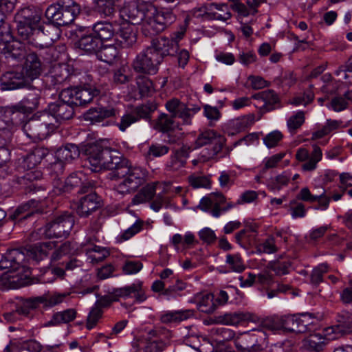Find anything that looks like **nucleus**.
I'll return each instance as SVG.
<instances>
[{"instance_id": "obj_1", "label": "nucleus", "mask_w": 352, "mask_h": 352, "mask_svg": "<svg viewBox=\"0 0 352 352\" xmlns=\"http://www.w3.org/2000/svg\"><path fill=\"white\" fill-rule=\"evenodd\" d=\"M85 152L93 172H100L102 169L114 170L116 176L125 178L126 182L136 190L146 182L147 170L133 165L116 149L97 142L87 145Z\"/></svg>"}, {"instance_id": "obj_2", "label": "nucleus", "mask_w": 352, "mask_h": 352, "mask_svg": "<svg viewBox=\"0 0 352 352\" xmlns=\"http://www.w3.org/2000/svg\"><path fill=\"white\" fill-rule=\"evenodd\" d=\"M121 12L122 16L131 24L138 25L144 21L142 32L146 36L162 32L176 20L171 10H158L151 3L133 1L125 6Z\"/></svg>"}, {"instance_id": "obj_3", "label": "nucleus", "mask_w": 352, "mask_h": 352, "mask_svg": "<svg viewBox=\"0 0 352 352\" xmlns=\"http://www.w3.org/2000/svg\"><path fill=\"white\" fill-rule=\"evenodd\" d=\"M55 247L56 243L53 241L38 243L29 250L11 249L1 255L0 270L9 269L10 270L0 275V289H12L10 273L25 267L26 256L37 264L47 257L50 252L54 250Z\"/></svg>"}, {"instance_id": "obj_4", "label": "nucleus", "mask_w": 352, "mask_h": 352, "mask_svg": "<svg viewBox=\"0 0 352 352\" xmlns=\"http://www.w3.org/2000/svg\"><path fill=\"white\" fill-rule=\"evenodd\" d=\"M58 37V28L52 23H48L45 25H38L30 32L28 38H23L22 40L35 47L46 49L47 55L52 56V57H46V59L52 60L54 58L53 54L56 52L52 44Z\"/></svg>"}, {"instance_id": "obj_5", "label": "nucleus", "mask_w": 352, "mask_h": 352, "mask_svg": "<svg viewBox=\"0 0 352 352\" xmlns=\"http://www.w3.org/2000/svg\"><path fill=\"white\" fill-rule=\"evenodd\" d=\"M80 12V6L74 0H58L46 9L45 15L56 26L71 24Z\"/></svg>"}, {"instance_id": "obj_6", "label": "nucleus", "mask_w": 352, "mask_h": 352, "mask_svg": "<svg viewBox=\"0 0 352 352\" xmlns=\"http://www.w3.org/2000/svg\"><path fill=\"white\" fill-rule=\"evenodd\" d=\"M234 344L240 352H260L267 348L268 338L263 329H252L235 338Z\"/></svg>"}, {"instance_id": "obj_7", "label": "nucleus", "mask_w": 352, "mask_h": 352, "mask_svg": "<svg viewBox=\"0 0 352 352\" xmlns=\"http://www.w3.org/2000/svg\"><path fill=\"white\" fill-rule=\"evenodd\" d=\"M54 128L52 118L47 111L38 112L23 125V130L31 139L45 138Z\"/></svg>"}, {"instance_id": "obj_8", "label": "nucleus", "mask_w": 352, "mask_h": 352, "mask_svg": "<svg viewBox=\"0 0 352 352\" xmlns=\"http://www.w3.org/2000/svg\"><path fill=\"white\" fill-rule=\"evenodd\" d=\"M42 11L33 6L21 8L14 16L18 34L21 39L28 38L30 32L38 25Z\"/></svg>"}, {"instance_id": "obj_9", "label": "nucleus", "mask_w": 352, "mask_h": 352, "mask_svg": "<svg viewBox=\"0 0 352 352\" xmlns=\"http://www.w3.org/2000/svg\"><path fill=\"white\" fill-rule=\"evenodd\" d=\"M74 223V217L71 213L65 212L54 217L39 230L48 239L67 238L69 236Z\"/></svg>"}, {"instance_id": "obj_10", "label": "nucleus", "mask_w": 352, "mask_h": 352, "mask_svg": "<svg viewBox=\"0 0 352 352\" xmlns=\"http://www.w3.org/2000/svg\"><path fill=\"white\" fill-rule=\"evenodd\" d=\"M63 89L59 95L58 99L48 104L47 111L52 118V120L54 119L56 122L62 124L63 122L72 119L74 116L75 106L72 103L69 96Z\"/></svg>"}, {"instance_id": "obj_11", "label": "nucleus", "mask_w": 352, "mask_h": 352, "mask_svg": "<svg viewBox=\"0 0 352 352\" xmlns=\"http://www.w3.org/2000/svg\"><path fill=\"white\" fill-rule=\"evenodd\" d=\"M41 161L32 151L28 154L23 160V166L29 170L23 176L18 177L16 182L20 185L24 186L25 190L28 192H36L40 189V187L34 182L41 179L43 174L41 170L31 169L39 164Z\"/></svg>"}, {"instance_id": "obj_12", "label": "nucleus", "mask_w": 352, "mask_h": 352, "mask_svg": "<svg viewBox=\"0 0 352 352\" xmlns=\"http://www.w3.org/2000/svg\"><path fill=\"white\" fill-rule=\"evenodd\" d=\"M162 63L146 48L138 54L131 63L135 73L144 75H155Z\"/></svg>"}, {"instance_id": "obj_13", "label": "nucleus", "mask_w": 352, "mask_h": 352, "mask_svg": "<svg viewBox=\"0 0 352 352\" xmlns=\"http://www.w3.org/2000/svg\"><path fill=\"white\" fill-rule=\"evenodd\" d=\"M312 318L311 314L303 313L282 316L279 320L280 327L289 332L303 333L311 331L310 324Z\"/></svg>"}, {"instance_id": "obj_14", "label": "nucleus", "mask_w": 352, "mask_h": 352, "mask_svg": "<svg viewBox=\"0 0 352 352\" xmlns=\"http://www.w3.org/2000/svg\"><path fill=\"white\" fill-rule=\"evenodd\" d=\"M146 48L162 63L166 56H174L177 53L179 45L173 39L161 36L153 39L151 45Z\"/></svg>"}, {"instance_id": "obj_15", "label": "nucleus", "mask_w": 352, "mask_h": 352, "mask_svg": "<svg viewBox=\"0 0 352 352\" xmlns=\"http://www.w3.org/2000/svg\"><path fill=\"white\" fill-rule=\"evenodd\" d=\"M51 85L56 87L59 85H77L78 75L69 65H57L54 66L50 76Z\"/></svg>"}, {"instance_id": "obj_16", "label": "nucleus", "mask_w": 352, "mask_h": 352, "mask_svg": "<svg viewBox=\"0 0 352 352\" xmlns=\"http://www.w3.org/2000/svg\"><path fill=\"white\" fill-rule=\"evenodd\" d=\"M63 89L65 92H69V94H72L69 98L75 107L86 105L91 102L94 97L100 94L99 89L91 85L86 87H78L75 85L73 87H68Z\"/></svg>"}, {"instance_id": "obj_17", "label": "nucleus", "mask_w": 352, "mask_h": 352, "mask_svg": "<svg viewBox=\"0 0 352 352\" xmlns=\"http://www.w3.org/2000/svg\"><path fill=\"white\" fill-rule=\"evenodd\" d=\"M298 199L309 203L317 201L318 204L313 206L316 210H326L329 206L331 197L326 195V190L321 187V191L318 194H312L307 187L302 188L296 195Z\"/></svg>"}, {"instance_id": "obj_18", "label": "nucleus", "mask_w": 352, "mask_h": 352, "mask_svg": "<svg viewBox=\"0 0 352 352\" xmlns=\"http://www.w3.org/2000/svg\"><path fill=\"white\" fill-rule=\"evenodd\" d=\"M102 206V199L96 192L82 197L76 204V212L80 217L86 218Z\"/></svg>"}, {"instance_id": "obj_19", "label": "nucleus", "mask_w": 352, "mask_h": 352, "mask_svg": "<svg viewBox=\"0 0 352 352\" xmlns=\"http://www.w3.org/2000/svg\"><path fill=\"white\" fill-rule=\"evenodd\" d=\"M118 0H92L91 6L85 7L82 12L87 16L100 15L101 17L112 16L116 12Z\"/></svg>"}, {"instance_id": "obj_20", "label": "nucleus", "mask_w": 352, "mask_h": 352, "mask_svg": "<svg viewBox=\"0 0 352 352\" xmlns=\"http://www.w3.org/2000/svg\"><path fill=\"white\" fill-rule=\"evenodd\" d=\"M322 153L320 148L314 145L310 154L307 149L300 148L296 153L298 161L305 162L301 166L305 171H313L317 168V164L322 160Z\"/></svg>"}, {"instance_id": "obj_21", "label": "nucleus", "mask_w": 352, "mask_h": 352, "mask_svg": "<svg viewBox=\"0 0 352 352\" xmlns=\"http://www.w3.org/2000/svg\"><path fill=\"white\" fill-rule=\"evenodd\" d=\"M30 85L28 79L21 72H8L0 79V87L2 91H12L22 89Z\"/></svg>"}, {"instance_id": "obj_22", "label": "nucleus", "mask_w": 352, "mask_h": 352, "mask_svg": "<svg viewBox=\"0 0 352 352\" xmlns=\"http://www.w3.org/2000/svg\"><path fill=\"white\" fill-rule=\"evenodd\" d=\"M39 204L40 200L31 199L20 204L15 209L10 217L18 223H21L29 219H33L36 214L41 212L38 209Z\"/></svg>"}, {"instance_id": "obj_23", "label": "nucleus", "mask_w": 352, "mask_h": 352, "mask_svg": "<svg viewBox=\"0 0 352 352\" xmlns=\"http://www.w3.org/2000/svg\"><path fill=\"white\" fill-rule=\"evenodd\" d=\"M257 101L256 107L265 111H270L280 107V99L272 89L256 93L252 96Z\"/></svg>"}, {"instance_id": "obj_24", "label": "nucleus", "mask_w": 352, "mask_h": 352, "mask_svg": "<svg viewBox=\"0 0 352 352\" xmlns=\"http://www.w3.org/2000/svg\"><path fill=\"white\" fill-rule=\"evenodd\" d=\"M102 42L91 31L79 36L75 43V46L85 53L91 55H97L102 47Z\"/></svg>"}, {"instance_id": "obj_25", "label": "nucleus", "mask_w": 352, "mask_h": 352, "mask_svg": "<svg viewBox=\"0 0 352 352\" xmlns=\"http://www.w3.org/2000/svg\"><path fill=\"white\" fill-rule=\"evenodd\" d=\"M112 292L116 301H118L120 298L127 299L134 297L137 302H143L146 299L140 282L133 283L131 285L123 287L115 288L113 289Z\"/></svg>"}, {"instance_id": "obj_26", "label": "nucleus", "mask_w": 352, "mask_h": 352, "mask_svg": "<svg viewBox=\"0 0 352 352\" xmlns=\"http://www.w3.org/2000/svg\"><path fill=\"white\" fill-rule=\"evenodd\" d=\"M5 121L21 126L28 120V115L16 103L2 108Z\"/></svg>"}, {"instance_id": "obj_27", "label": "nucleus", "mask_w": 352, "mask_h": 352, "mask_svg": "<svg viewBox=\"0 0 352 352\" xmlns=\"http://www.w3.org/2000/svg\"><path fill=\"white\" fill-rule=\"evenodd\" d=\"M118 113V109L108 107H92L84 113V118L92 124L99 123L104 119L116 116Z\"/></svg>"}, {"instance_id": "obj_28", "label": "nucleus", "mask_w": 352, "mask_h": 352, "mask_svg": "<svg viewBox=\"0 0 352 352\" xmlns=\"http://www.w3.org/2000/svg\"><path fill=\"white\" fill-rule=\"evenodd\" d=\"M2 51L0 52V61L4 57L8 61L10 60L21 61L27 56V52L23 43L21 41H12L8 45L1 47Z\"/></svg>"}, {"instance_id": "obj_29", "label": "nucleus", "mask_w": 352, "mask_h": 352, "mask_svg": "<svg viewBox=\"0 0 352 352\" xmlns=\"http://www.w3.org/2000/svg\"><path fill=\"white\" fill-rule=\"evenodd\" d=\"M42 72L41 63L35 53H30L25 57V65L21 72L28 79V82L38 78Z\"/></svg>"}, {"instance_id": "obj_30", "label": "nucleus", "mask_w": 352, "mask_h": 352, "mask_svg": "<svg viewBox=\"0 0 352 352\" xmlns=\"http://www.w3.org/2000/svg\"><path fill=\"white\" fill-rule=\"evenodd\" d=\"M137 42V35L131 27L117 28L115 43L120 48H131Z\"/></svg>"}, {"instance_id": "obj_31", "label": "nucleus", "mask_w": 352, "mask_h": 352, "mask_svg": "<svg viewBox=\"0 0 352 352\" xmlns=\"http://www.w3.org/2000/svg\"><path fill=\"white\" fill-rule=\"evenodd\" d=\"M118 25L107 21H98L93 25L91 31L103 43L115 37Z\"/></svg>"}, {"instance_id": "obj_32", "label": "nucleus", "mask_w": 352, "mask_h": 352, "mask_svg": "<svg viewBox=\"0 0 352 352\" xmlns=\"http://www.w3.org/2000/svg\"><path fill=\"white\" fill-rule=\"evenodd\" d=\"M205 15L209 19L226 21L231 17L228 6L223 3H210L205 6Z\"/></svg>"}, {"instance_id": "obj_33", "label": "nucleus", "mask_w": 352, "mask_h": 352, "mask_svg": "<svg viewBox=\"0 0 352 352\" xmlns=\"http://www.w3.org/2000/svg\"><path fill=\"white\" fill-rule=\"evenodd\" d=\"M85 176L82 173H72L64 182L55 183L54 187L58 189L59 193L70 192L76 188H78L82 184V179Z\"/></svg>"}, {"instance_id": "obj_34", "label": "nucleus", "mask_w": 352, "mask_h": 352, "mask_svg": "<svg viewBox=\"0 0 352 352\" xmlns=\"http://www.w3.org/2000/svg\"><path fill=\"white\" fill-rule=\"evenodd\" d=\"M194 316L192 309H182L177 311H168L160 315V320L162 323L169 324L179 323Z\"/></svg>"}, {"instance_id": "obj_35", "label": "nucleus", "mask_w": 352, "mask_h": 352, "mask_svg": "<svg viewBox=\"0 0 352 352\" xmlns=\"http://www.w3.org/2000/svg\"><path fill=\"white\" fill-rule=\"evenodd\" d=\"M76 315V310L72 308L54 313L51 319L45 324V326H59L67 324L74 320Z\"/></svg>"}, {"instance_id": "obj_36", "label": "nucleus", "mask_w": 352, "mask_h": 352, "mask_svg": "<svg viewBox=\"0 0 352 352\" xmlns=\"http://www.w3.org/2000/svg\"><path fill=\"white\" fill-rule=\"evenodd\" d=\"M41 96L38 92H31L16 102V104L30 116L38 108Z\"/></svg>"}, {"instance_id": "obj_37", "label": "nucleus", "mask_w": 352, "mask_h": 352, "mask_svg": "<svg viewBox=\"0 0 352 352\" xmlns=\"http://www.w3.org/2000/svg\"><path fill=\"white\" fill-rule=\"evenodd\" d=\"M333 332L341 335L352 332V314L342 311L337 316V324L332 327Z\"/></svg>"}, {"instance_id": "obj_38", "label": "nucleus", "mask_w": 352, "mask_h": 352, "mask_svg": "<svg viewBox=\"0 0 352 352\" xmlns=\"http://www.w3.org/2000/svg\"><path fill=\"white\" fill-rule=\"evenodd\" d=\"M80 151L78 147L74 144H67L58 148L55 153V158L65 163L70 162L78 157Z\"/></svg>"}, {"instance_id": "obj_39", "label": "nucleus", "mask_w": 352, "mask_h": 352, "mask_svg": "<svg viewBox=\"0 0 352 352\" xmlns=\"http://www.w3.org/2000/svg\"><path fill=\"white\" fill-rule=\"evenodd\" d=\"M157 182L147 184L132 199L131 204L138 205L151 201L156 193Z\"/></svg>"}, {"instance_id": "obj_40", "label": "nucleus", "mask_w": 352, "mask_h": 352, "mask_svg": "<svg viewBox=\"0 0 352 352\" xmlns=\"http://www.w3.org/2000/svg\"><path fill=\"white\" fill-rule=\"evenodd\" d=\"M118 47V46L116 45V43L113 45H104L102 44L101 50L98 51L96 56L101 61L109 65H112L116 59L119 56L120 53Z\"/></svg>"}, {"instance_id": "obj_41", "label": "nucleus", "mask_w": 352, "mask_h": 352, "mask_svg": "<svg viewBox=\"0 0 352 352\" xmlns=\"http://www.w3.org/2000/svg\"><path fill=\"white\" fill-rule=\"evenodd\" d=\"M245 320V316L241 312L225 313L214 316L213 322L217 324L236 325Z\"/></svg>"}, {"instance_id": "obj_42", "label": "nucleus", "mask_w": 352, "mask_h": 352, "mask_svg": "<svg viewBox=\"0 0 352 352\" xmlns=\"http://www.w3.org/2000/svg\"><path fill=\"white\" fill-rule=\"evenodd\" d=\"M201 110V107L194 104H186L184 103L179 108L177 114H174L175 118L182 119L184 124L190 125L192 124V118Z\"/></svg>"}, {"instance_id": "obj_43", "label": "nucleus", "mask_w": 352, "mask_h": 352, "mask_svg": "<svg viewBox=\"0 0 352 352\" xmlns=\"http://www.w3.org/2000/svg\"><path fill=\"white\" fill-rule=\"evenodd\" d=\"M329 267L327 263H320L314 267L309 275L307 283L314 287H317L324 282V276L328 272Z\"/></svg>"}, {"instance_id": "obj_44", "label": "nucleus", "mask_w": 352, "mask_h": 352, "mask_svg": "<svg viewBox=\"0 0 352 352\" xmlns=\"http://www.w3.org/2000/svg\"><path fill=\"white\" fill-rule=\"evenodd\" d=\"M157 104L154 102H148L146 104L136 106L132 112L138 121L140 119L150 121L151 114L156 110Z\"/></svg>"}, {"instance_id": "obj_45", "label": "nucleus", "mask_w": 352, "mask_h": 352, "mask_svg": "<svg viewBox=\"0 0 352 352\" xmlns=\"http://www.w3.org/2000/svg\"><path fill=\"white\" fill-rule=\"evenodd\" d=\"M342 125V120L327 119L325 124L312 133L311 139L316 140L329 135L332 131L340 129Z\"/></svg>"}, {"instance_id": "obj_46", "label": "nucleus", "mask_w": 352, "mask_h": 352, "mask_svg": "<svg viewBox=\"0 0 352 352\" xmlns=\"http://www.w3.org/2000/svg\"><path fill=\"white\" fill-rule=\"evenodd\" d=\"M226 142V138L221 135H217L212 141V144L202 151L203 153H204L203 155L208 159L217 157L223 147L225 146Z\"/></svg>"}, {"instance_id": "obj_47", "label": "nucleus", "mask_w": 352, "mask_h": 352, "mask_svg": "<svg viewBox=\"0 0 352 352\" xmlns=\"http://www.w3.org/2000/svg\"><path fill=\"white\" fill-rule=\"evenodd\" d=\"M326 338L319 333L311 334L305 340V346L311 351L320 352L326 345Z\"/></svg>"}, {"instance_id": "obj_48", "label": "nucleus", "mask_w": 352, "mask_h": 352, "mask_svg": "<svg viewBox=\"0 0 352 352\" xmlns=\"http://www.w3.org/2000/svg\"><path fill=\"white\" fill-rule=\"evenodd\" d=\"M41 302L42 300L40 298L26 299L16 307L15 313L19 315L28 316L31 311L36 309Z\"/></svg>"}, {"instance_id": "obj_49", "label": "nucleus", "mask_w": 352, "mask_h": 352, "mask_svg": "<svg viewBox=\"0 0 352 352\" xmlns=\"http://www.w3.org/2000/svg\"><path fill=\"white\" fill-rule=\"evenodd\" d=\"M174 118L173 116L164 113H160L156 121V129L163 133L173 131L175 127Z\"/></svg>"}, {"instance_id": "obj_50", "label": "nucleus", "mask_w": 352, "mask_h": 352, "mask_svg": "<svg viewBox=\"0 0 352 352\" xmlns=\"http://www.w3.org/2000/svg\"><path fill=\"white\" fill-rule=\"evenodd\" d=\"M197 305L198 309L201 312L206 314L212 313L217 308V304L214 302V296L212 294H207L202 296L198 300Z\"/></svg>"}, {"instance_id": "obj_51", "label": "nucleus", "mask_w": 352, "mask_h": 352, "mask_svg": "<svg viewBox=\"0 0 352 352\" xmlns=\"http://www.w3.org/2000/svg\"><path fill=\"white\" fill-rule=\"evenodd\" d=\"M253 122V116H243L231 120L229 123V126L234 131V132L231 133V135H234V133H239L245 130Z\"/></svg>"}, {"instance_id": "obj_52", "label": "nucleus", "mask_w": 352, "mask_h": 352, "mask_svg": "<svg viewBox=\"0 0 352 352\" xmlns=\"http://www.w3.org/2000/svg\"><path fill=\"white\" fill-rule=\"evenodd\" d=\"M226 263L229 266V268L234 272L241 273L245 269L244 262L239 254H227Z\"/></svg>"}, {"instance_id": "obj_53", "label": "nucleus", "mask_w": 352, "mask_h": 352, "mask_svg": "<svg viewBox=\"0 0 352 352\" xmlns=\"http://www.w3.org/2000/svg\"><path fill=\"white\" fill-rule=\"evenodd\" d=\"M88 258L93 263L102 262L110 255L109 251L103 247L95 245L93 248L87 250Z\"/></svg>"}, {"instance_id": "obj_54", "label": "nucleus", "mask_w": 352, "mask_h": 352, "mask_svg": "<svg viewBox=\"0 0 352 352\" xmlns=\"http://www.w3.org/2000/svg\"><path fill=\"white\" fill-rule=\"evenodd\" d=\"M137 85L142 97L150 96L155 91L152 80L146 76L139 77L137 80Z\"/></svg>"}, {"instance_id": "obj_55", "label": "nucleus", "mask_w": 352, "mask_h": 352, "mask_svg": "<svg viewBox=\"0 0 352 352\" xmlns=\"http://www.w3.org/2000/svg\"><path fill=\"white\" fill-rule=\"evenodd\" d=\"M65 163L56 159V160L50 164L48 168L50 171L49 174L53 179L54 185L55 183L62 181V176L65 170Z\"/></svg>"}, {"instance_id": "obj_56", "label": "nucleus", "mask_w": 352, "mask_h": 352, "mask_svg": "<svg viewBox=\"0 0 352 352\" xmlns=\"http://www.w3.org/2000/svg\"><path fill=\"white\" fill-rule=\"evenodd\" d=\"M291 263L289 261H280L279 260L270 261L267 267L275 272L277 276L285 275L289 273V267Z\"/></svg>"}, {"instance_id": "obj_57", "label": "nucleus", "mask_w": 352, "mask_h": 352, "mask_svg": "<svg viewBox=\"0 0 352 352\" xmlns=\"http://www.w3.org/2000/svg\"><path fill=\"white\" fill-rule=\"evenodd\" d=\"M305 122V114L302 111H298L295 115L291 116L287 122V125L289 131L292 133L296 132Z\"/></svg>"}, {"instance_id": "obj_58", "label": "nucleus", "mask_w": 352, "mask_h": 352, "mask_svg": "<svg viewBox=\"0 0 352 352\" xmlns=\"http://www.w3.org/2000/svg\"><path fill=\"white\" fill-rule=\"evenodd\" d=\"M349 102L343 96H336L333 97L327 107L335 112H340L349 107Z\"/></svg>"}, {"instance_id": "obj_59", "label": "nucleus", "mask_w": 352, "mask_h": 352, "mask_svg": "<svg viewBox=\"0 0 352 352\" xmlns=\"http://www.w3.org/2000/svg\"><path fill=\"white\" fill-rule=\"evenodd\" d=\"M213 336H217L219 342L228 341L234 338L235 333L234 331L226 327H217L212 329Z\"/></svg>"}, {"instance_id": "obj_60", "label": "nucleus", "mask_w": 352, "mask_h": 352, "mask_svg": "<svg viewBox=\"0 0 352 352\" xmlns=\"http://www.w3.org/2000/svg\"><path fill=\"white\" fill-rule=\"evenodd\" d=\"M16 2V0H0V29L3 27L6 14L14 9Z\"/></svg>"}, {"instance_id": "obj_61", "label": "nucleus", "mask_w": 352, "mask_h": 352, "mask_svg": "<svg viewBox=\"0 0 352 352\" xmlns=\"http://www.w3.org/2000/svg\"><path fill=\"white\" fill-rule=\"evenodd\" d=\"M298 200L296 197V199L290 201L291 214L294 219L302 218L305 217L307 213L304 204L298 202Z\"/></svg>"}, {"instance_id": "obj_62", "label": "nucleus", "mask_w": 352, "mask_h": 352, "mask_svg": "<svg viewBox=\"0 0 352 352\" xmlns=\"http://www.w3.org/2000/svg\"><path fill=\"white\" fill-rule=\"evenodd\" d=\"M216 136L217 134L214 131H206L200 133L195 141V148H199L206 145L210 146Z\"/></svg>"}, {"instance_id": "obj_63", "label": "nucleus", "mask_w": 352, "mask_h": 352, "mask_svg": "<svg viewBox=\"0 0 352 352\" xmlns=\"http://www.w3.org/2000/svg\"><path fill=\"white\" fill-rule=\"evenodd\" d=\"M234 292L239 294L240 291L232 286H229L226 288V290H220L214 299V302L217 305H225L229 299V295L230 294H233Z\"/></svg>"}, {"instance_id": "obj_64", "label": "nucleus", "mask_w": 352, "mask_h": 352, "mask_svg": "<svg viewBox=\"0 0 352 352\" xmlns=\"http://www.w3.org/2000/svg\"><path fill=\"white\" fill-rule=\"evenodd\" d=\"M283 137L279 131H274L265 136L263 143L267 148H271L277 146Z\"/></svg>"}]
</instances>
